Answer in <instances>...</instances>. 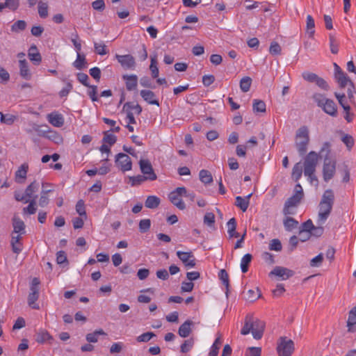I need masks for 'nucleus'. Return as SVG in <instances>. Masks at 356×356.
I'll return each instance as SVG.
<instances>
[{
    "instance_id": "obj_49",
    "label": "nucleus",
    "mask_w": 356,
    "mask_h": 356,
    "mask_svg": "<svg viewBox=\"0 0 356 356\" xmlns=\"http://www.w3.org/2000/svg\"><path fill=\"white\" fill-rule=\"evenodd\" d=\"M10 245L13 252L16 254H19L23 250L22 241L10 240Z\"/></svg>"
},
{
    "instance_id": "obj_16",
    "label": "nucleus",
    "mask_w": 356,
    "mask_h": 356,
    "mask_svg": "<svg viewBox=\"0 0 356 356\" xmlns=\"http://www.w3.org/2000/svg\"><path fill=\"white\" fill-rule=\"evenodd\" d=\"M19 75L25 80H30L32 77L29 63L26 59L19 60Z\"/></svg>"
},
{
    "instance_id": "obj_9",
    "label": "nucleus",
    "mask_w": 356,
    "mask_h": 356,
    "mask_svg": "<svg viewBox=\"0 0 356 356\" xmlns=\"http://www.w3.org/2000/svg\"><path fill=\"white\" fill-rule=\"evenodd\" d=\"M336 171V160L330 156H325L323 165V177L325 181L327 182L334 175Z\"/></svg>"
},
{
    "instance_id": "obj_48",
    "label": "nucleus",
    "mask_w": 356,
    "mask_h": 356,
    "mask_svg": "<svg viewBox=\"0 0 356 356\" xmlns=\"http://www.w3.org/2000/svg\"><path fill=\"white\" fill-rule=\"evenodd\" d=\"M49 193V190L41 191L40 197L39 202H38V204L40 207H44L49 204V199L47 195V194Z\"/></svg>"
},
{
    "instance_id": "obj_28",
    "label": "nucleus",
    "mask_w": 356,
    "mask_h": 356,
    "mask_svg": "<svg viewBox=\"0 0 356 356\" xmlns=\"http://www.w3.org/2000/svg\"><path fill=\"white\" fill-rule=\"evenodd\" d=\"M161 200L156 195H149L147 197L145 206L148 209H155L160 204Z\"/></svg>"
},
{
    "instance_id": "obj_1",
    "label": "nucleus",
    "mask_w": 356,
    "mask_h": 356,
    "mask_svg": "<svg viewBox=\"0 0 356 356\" xmlns=\"http://www.w3.org/2000/svg\"><path fill=\"white\" fill-rule=\"evenodd\" d=\"M264 327L265 324L263 321L249 314L245 316L241 333L243 335H247L251 332L254 339H260L263 336Z\"/></svg>"
},
{
    "instance_id": "obj_40",
    "label": "nucleus",
    "mask_w": 356,
    "mask_h": 356,
    "mask_svg": "<svg viewBox=\"0 0 356 356\" xmlns=\"http://www.w3.org/2000/svg\"><path fill=\"white\" fill-rule=\"evenodd\" d=\"M0 115L1 122L8 125L13 124L14 122L17 120V116L12 114H3V113L0 112Z\"/></svg>"
},
{
    "instance_id": "obj_11",
    "label": "nucleus",
    "mask_w": 356,
    "mask_h": 356,
    "mask_svg": "<svg viewBox=\"0 0 356 356\" xmlns=\"http://www.w3.org/2000/svg\"><path fill=\"white\" fill-rule=\"evenodd\" d=\"M139 165L141 172L147 181H154L157 179V175L154 171L151 163L147 159H140Z\"/></svg>"
},
{
    "instance_id": "obj_37",
    "label": "nucleus",
    "mask_w": 356,
    "mask_h": 356,
    "mask_svg": "<svg viewBox=\"0 0 356 356\" xmlns=\"http://www.w3.org/2000/svg\"><path fill=\"white\" fill-rule=\"evenodd\" d=\"M117 141V137L114 134H111L110 131H106L104 132V137L102 139V142L105 144L109 145V146H112Z\"/></svg>"
},
{
    "instance_id": "obj_30",
    "label": "nucleus",
    "mask_w": 356,
    "mask_h": 356,
    "mask_svg": "<svg viewBox=\"0 0 356 356\" xmlns=\"http://www.w3.org/2000/svg\"><path fill=\"white\" fill-rule=\"evenodd\" d=\"M283 224H284L285 229L286 231L291 232L298 227V222L293 218L286 217L284 220Z\"/></svg>"
},
{
    "instance_id": "obj_19",
    "label": "nucleus",
    "mask_w": 356,
    "mask_h": 356,
    "mask_svg": "<svg viewBox=\"0 0 356 356\" xmlns=\"http://www.w3.org/2000/svg\"><path fill=\"white\" fill-rule=\"evenodd\" d=\"M123 80L125 81L126 88L129 91L136 89L138 85V76L136 74H124L122 76Z\"/></svg>"
},
{
    "instance_id": "obj_32",
    "label": "nucleus",
    "mask_w": 356,
    "mask_h": 356,
    "mask_svg": "<svg viewBox=\"0 0 356 356\" xmlns=\"http://www.w3.org/2000/svg\"><path fill=\"white\" fill-rule=\"evenodd\" d=\"M145 181H147V179L142 175L129 177V184L131 186H140Z\"/></svg>"
},
{
    "instance_id": "obj_57",
    "label": "nucleus",
    "mask_w": 356,
    "mask_h": 356,
    "mask_svg": "<svg viewBox=\"0 0 356 356\" xmlns=\"http://www.w3.org/2000/svg\"><path fill=\"white\" fill-rule=\"evenodd\" d=\"M90 90L88 91V95L92 102L98 101V97L97 96V87L96 86H88Z\"/></svg>"
},
{
    "instance_id": "obj_29",
    "label": "nucleus",
    "mask_w": 356,
    "mask_h": 356,
    "mask_svg": "<svg viewBox=\"0 0 356 356\" xmlns=\"http://www.w3.org/2000/svg\"><path fill=\"white\" fill-rule=\"evenodd\" d=\"M356 325V306L354 307L348 314V318L347 321V327L349 332H354L353 327Z\"/></svg>"
},
{
    "instance_id": "obj_33",
    "label": "nucleus",
    "mask_w": 356,
    "mask_h": 356,
    "mask_svg": "<svg viewBox=\"0 0 356 356\" xmlns=\"http://www.w3.org/2000/svg\"><path fill=\"white\" fill-rule=\"evenodd\" d=\"M302 165L300 162L296 163L292 170V178L298 181L302 177Z\"/></svg>"
},
{
    "instance_id": "obj_27",
    "label": "nucleus",
    "mask_w": 356,
    "mask_h": 356,
    "mask_svg": "<svg viewBox=\"0 0 356 356\" xmlns=\"http://www.w3.org/2000/svg\"><path fill=\"white\" fill-rule=\"evenodd\" d=\"M227 233L229 238L238 237L239 234L236 232V221L234 218L229 219L227 223Z\"/></svg>"
},
{
    "instance_id": "obj_35",
    "label": "nucleus",
    "mask_w": 356,
    "mask_h": 356,
    "mask_svg": "<svg viewBox=\"0 0 356 356\" xmlns=\"http://www.w3.org/2000/svg\"><path fill=\"white\" fill-rule=\"evenodd\" d=\"M29 205L24 207L22 209V213L24 215H33L37 211V205L35 200L33 199L29 202Z\"/></svg>"
},
{
    "instance_id": "obj_22",
    "label": "nucleus",
    "mask_w": 356,
    "mask_h": 356,
    "mask_svg": "<svg viewBox=\"0 0 356 356\" xmlns=\"http://www.w3.org/2000/svg\"><path fill=\"white\" fill-rule=\"evenodd\" d=\"M28 56L29 59L35 64L39 65L41 63L42 57L35 45H32L29 49Z\"/></svg>"
},
{
    "instance_id": "obj_52",
    "label": "nucleus",
    "mask_w": 356,
    "mask_h": 356,
    "mask_svg": "<svg viewBox=\"0 0 356 356\" xmlns=\"http://www.w3.org/2000/svg\"><path fill=\"white\" fill-rule=\"evenodd\" d=\"M307 31L310 35L314 33L315 22L313 17L311 15L307 16Z\"/></svg>"
},
{
    "instance_id": "obj_25",
    "label": "nucleus",
    "mask_w": 356,
    "mask_h": 356,
    "mask_svg": "<svg viewBox=\"0 0 356 356\" xmlns=\"http://www.w3.org/2000/svg\"><path fill=\"white\" fill-rule=\"evenodd\" d=\"M251 195L252 194H249L244 197L237 196L236 197V206L239 207L243 212H245L248 208Z\"/></svg>"
},
{
    "instance_id": "obj_54",
    "label": "nucleus",
    "mask_w": 356,
    "mask_h": 356,
    "mask_svg": "<svg viewBox=\"0 0 356 356\" xmlns=\"http://www.w3.org/2000/svg\"><path fill=\"white\" fill-rule=\"evenodd\" d=\"M154 336L155 334L153 332H147L139 335L136 340L138 342H147Z\"/></svg>"
},
{
    "instance_id": "obj_8",
    "label": "nucleus",
    "mask_w": 356,
    "mask_h": 356,
    "mask_svg": "<svg viewBox=\"0 0 356 356\" xmlns=\"http://www.w3.org/2000/svg\"><path fill=\"white\" fill-rule=\"evenodd\" d=\"M294 349V343L291 339L286 337H282L279 339L277 346L279 356H291Z\"/></svg>"
},
{
    "instance_id": "obj_24",
    "label": "nucleus",
    "mask_w": 356,
    "mask_h": 356,
    "mask_svg": "<svg viewBox=\"0 0 356 356\" xmlns=\"http://www.w3.org/2000/svg\"><path fill=\"white\" fill-rule=\"evenodd\" d=\"M29 165L27 163H23L20 165L15 172V179L18 183H22L26 177Z\"/></svg>"
},
{
    "instance_id": "obj_26",
    "label": "nucleus",
    "mask_w": 356,
    "mask_h": 356,
    "mask_svg": "<svg viewBox=\"0 0 356 356\" xmlns=\"http://www.w3.org/2000/svg\"><path fill=\"white\" fill-rule=\"evenodd\" d=\"M53 339V337L47 330H42L37 333L36 341L39 343H44L47 341L51 343Z\"/></svg>"
},
{
    "instance_id": "obj_15",
    "label": "nucleus",
    "mask_w": 356,
    "mask_h": 356,
    "mask_svg": "<svg viewBox=\"0 0 356 356\" xmlns=\"http://www.w3.org/2000/svg\"><path fill=\"white\" fill-rule=\"evenodd\" d=\"M176 254L186 268H191L195 266V259L191 252L177 251Z\"/></svg>"
},
{
    "instance_id": "obj_18",
    "label": "nucleus",
    "mask_w": 356,
    "mask_h": 356,
    "mask_svg": "<svg viewBox=\"0 0 356 356\" xmlns=\"http://www.w3.org/2000/svg\"><path fill=\"white\" fill-rule=\"evenodd\" d=\"M49 122L55 127H60L64 124V118L58 112H52L47 116Z\"/></svg>"
},
{
    "instance_id": "obj_64",
    "label": "nucleus",
    "mask_w": 356,
    "mask_h": 356,
    "mask_svg": "<svg viewBox=\"0 0 356 356\" xmlns=\"http://www.w3.org/2000/svg\"><path fill=\"white\" fill-rule=\"evenodd\" d=\"M92 7L94 10L102 11L105 8V3L104 0H95L92 3Z\"/></svg>"
},
{
    "instance_id": "obj_44",
    "label": "nucleus",
    "mask_w": 356,
    "mask_h": 356,
    "mask_svg": "<svg viewBox=\"0 0 356 356\" xmlns=\"http://www.w3.org/2000/svg\"><path fill=\"white\" fill-rule=\"evenodd\" d=\"M252 83V79L249 76L243 77L240 81V88L241 90L246 92L249 91Z\"/></svg>"
},
{
    "instance_id": "obj_46",
    "label": "nucleus",
    "mask_w": 356,
    "mask_h": 356,
    "mask_svg": "<svg viewBox=\"0 0 356 356\" xmlns=\"http://www.w3.org/2000/svg\"><path fill=\"white\" fill-rule=\"evenodd\" d=\"M253 111L254 112H265L266 111V104L264 102L259 99H254L253 101Z\"/></svg>"
},
{
    "instance_id": "obj_59",
    "label": "nucleus",
    "mask_w": 356,
    "mask_h": 356,
    "mask_svg": "<svg viewBox=\"0 0 356 356\" xmlns=\"http://www.w3.org/2000/svg\"><path fill=\"white\" fill-rule=\"evenodd\" d=\"M341 140L348 149H350L354 145V139L349 134H344L341 138Z\"/></svg>"
},
{
    "instance_id": "obj_21",
    "label": "nucleus",
    "mask_w": 356,
    "mask_h": 356,
    "mask_svg": "<svg viewBox=\"0 0 356 356\" xmlns=\"http://www.w3.org/2000/svg\"><path fill=\"white\" fill-rule=\"evenodd\" d=\"M12 221L13 227V232H14V234H16L17 233L25 234V224L19 217L15 216L13 218Z\"/></svg>"
},
{
    "instance_id": "obj_47",
    "label": "nucleus",
    "mask_w": 356,
    "mask_h": 356,
    "mask_svg": "<svg viewBox=\"0 0 356 356\" xmlns=\"http://www.w3.org/2000/svg\"><path fill=\"white\" fill-rule=\"evenodd\" d=\"M94 48L95 52L101 56L106 55L108 53V50L106 48V46L104 42H95L94 43Z\"/></svg>"
},
{
    "instance_id": "obj_23",
    "label": "nucleus",
    "mask_w": 356,
    "mask_h": 356,
    "mask_svg": "<svg viewBox=\"0 0 356 356\" xmlns=\"http://www.w3.org/2000/svg\"><path fill=\"white\" fill-rule=\"evenodd\" d=\"M341 88H343L353 82L343 72H338L334 76Z\"/></svg>"
},
{
    "instance_id": "obj_10",
    "label": "nucleus",
    "mask_w": 356,
    "mask_h": 356,
    "mask_svg": "<svg viewBox=\"0 0 356 356\" xmlns=\"http://www.w3.org/2000/svg\"><path fill=\"white\" fill-rule=\"evenodd\" d=\"M186 193L185 187H178L168 195L170 201L180 210L186 209V204L182 200L183 194Z\"/></svg>"
},
{
    "instance_id": "obj_60",
    "label": "nucleus",
    "mask_w": 356,
    "mask_h": 356,
    "mask_svg": "<svg viewBox=\"0 0 356 356\" xmlns=\"http://www.w3.org/2000/svg\"><path fill=\"white\" fill-rule=\"evenodd\" d=\"M78 81L83 84V86L88 87L90 86V83L88 82L89 77L88 76L82 72H79L76 74Z\"/></svg>"
},
{
    "instance_id": "obj_7",
    "label": "nucleus",
    "mask_w": 356,
    "mask_h": 356,
    "mask_svg": "<svg viewBox=\"0 0 356 356\" xmlns=\"http://www.w3.org/2000/svg\"><path fill=\"white\" fill-rule=\"evenodd\" d=\"M318 160V154L314 151L309 152L305 156L303 164H302L304 168V175H311L312 172H316Z\"/></svg>"
},
{
    "instance_id": "obj_34",
    "label": "nucleus",
    "mask_w": 356,
    "mask_h": 356,
    "mask_svg": "<svg viewBox=\"0 0 356 356\" xmlns=\"http://www.w3.org/2000/svg\"><path fill=\"white\" fill-rule=\"evenodd\" d=\"M73 66L77 70H82L86 67V60L84 55L77 53L76 59L73 63Z\"/></svg>"
},
{
    "instance_id": "obj_2",
    "label": "nucleus",
    "mask_w": 356,
    "mask_h": 356,
    "mask_svg": "<svg viewBox=\"0 0 356 356\" xmlns=\"http://www.w3.org/2000/svg\"><path fill=\"white\" fill-rule=\"evenodd\" d=\"M334 199L333 191L330 189L326 190L319 204V211L317 219L318 224L323 225L327 219L332 209Z\"/></svg>"
},
{
    "instance_id": "obj_4",
    "label": "nucleus",
    "mask_w": 356,
    "mask_h": 356,
    "mask_svg": "<svg viewBox=\"0 0 356 356\" xmlns=\"http://www.w3.org/2000/svg\"><path fill=\"white\" fill-rule=\"evenodd\" d=\"M295 145L300 156H303L307 151L309 143V131L306 126L300 127L296 133Z\"/></svg>"
},
{
    "instance_id": "obj_56",
    "label": "nucleus",
    "mask_w": 356,
    "mask_h": 356,
    "mask_svg": "<svg viewBox=\"0 0 356 356\" xmlns=\"http://www.w3.org/2000/svg\"><path fill=\"white\" fill-rule=\"evenodd\" d=\"M302 198H300L298 195H293L291 197H289L285 202L284 204L289 205L291 207H296L298 204L300 202Z\"/></svg>"
},
{
    "instance_id": "obj_42",
    "label": "nucleus",
    "mask_w": 356,
    "mask_h": 356,
    "mask_svg": "<svg viewBox=\"0 0 356 356\" xmlns=\"http://www.w3.org/2000/svg\"><path fill=\"white\" fill-rule=\"evenodd\" d=\"M218 277L222 284L225 286L226 290L228 291L229 287V280L227 271L224 269L220 270L218 273Z\"/></svg>"
},
{
    "instance_id": "obj_45",
    "label": "nucleus",
    "mask_w": 356,
    "mask_h": 356,
    "mask_svg": "<svg viewBox=\"0 0 356 356\" xmlns=\"http://www.w3.org/2000/svg\"><path fill=\"white\" fill-rule=\"evenodd\" d=\"M26 27V23L24 20H17L11 26V31L15 33L24 31Z\"/></svg>"
},
{
    "instance_id": "obj_36",
    "label": "nucleus",
    "mask_w": 356,
    "mask_h": 356,
    "mask_svg": "<svg viewBox=\"0 0 356 356\" xmlns=\"http://www.w3.org/2000/svg\"><path fill=\"white\" fill-rule=\"evenodd\" d=\"M252 257L250 254H245L241 260V269L242 273H245L248 270V266L251 262Z\"/></svg>"
},
{
    "instance_id": "obj_61",
    "label": "nucleus",
    "mask_w": 356,
    "mask_h": 356,
    "mask_svg": "<svg viewBox=\"0 0 356 356\" xmlns=\"http://www.w3.org/2000/svg\"><path fill=\"white\" fill-rule=\"evenodd\" d=\"M281 51V47L277 42H273L270 44L269 51L271 54L279 55L280 54Z\"/></svg>"
},
{
    "instance_id": "obj_6",
    "label": "nucleus",
    "mask_w": 356,
    "mask_h": 356,
    "mask_svg": "<svg viewBox=\"0 0 356 356\" xmlns=\"http://www.w3.org/2000/svg\"><path fill=\"white\" fill-rule=\"evenodd\" d=\"M40 280L37 277H34L31 283L30 292L28 296V305L34 309H39V305L36 302L39 298L40 293Z\"/></svg>"
},
{
    "instance_id": "obj_13",
    "label": "nucleus",
    "mask_w": 356,
    "mask_h": 356,
    "mask_svg": "<svg viewBox=\"0 0 356 356\" xmlns=\"http://www.w3.org/2000/svg\"><path fill=\"white\" fill-rule=\"evenodd\" d=\"M115 58L124 70H134L136 65L134 57L131 54L115 55Z\"/></svg>"
},
{
    "instance_id": "obj_31",
    "label": "nucleus",
    "mask_w": 356,
    "mask_h": 356,
    "mask_svg": "<svg viewBox=\"0 0 356 356\" xmlns=\"http://www.w3.org/2000/svg\"><path fill=\"white\" fill-rule=\"evenodd\" d=\"M106 332L102 330H97L92 333H88L86 336V340L90 343H96L98 341L99 335H106Z\"/></svg>"
},
{
    "instance_id": "obj_58",
    "label": "nucleus",
    "mask_w": 356,
    "mask_h": 356,
    "mask_svg": "<svg viewBox=\"0 0 356 356\" xmlns=\"http://www.w3.org/2000/svg\"><path fill=\"white\" fill-rule=\"evenodd\" d=\"M128 108L129 109L134 110L137 115H139L142 112V107L138 104H134L131 102H127L124 105V108Z\"/></svg>"
},
{
    "instance_id": "obj_51",
    "label": "nucleus",
    "mask_w": 356,
    "mask_h": 356,
    "mask_svg": "<svg viewBox=\"0 0 356 356\" xmlns=\"http://www.w3.org/2000/svg\"><path fill=\"white\" fill-rule=\"evenodd\" d=\"M282 249V245L281 243V241L275 238L270 241L269 243V250H274V251H281Z\"/></svg>"
},
{
    "instance_id": "obj_14",
    "label": "nucleus",
    "mask_w": 356,
    "mask_h": 356,
    "mask_svg": "<svg viewBox=\"0 0 356 356\" xmlns=\"http://www.w3.org/2000/svg\"><path fill=\"white\" fill-rule=\"evenodd\" d=\"M294 275V272L285 267L276 266L269 273V276H276L282 280H286Z\"/></svg>"
},
{
    "instance_id": "obj_55",
    "label": "nucleus",
    "mask_w": 356,
    "mask_h": 356,
    "mask_svg": "<svg viewBox=\"0 0 356 356\" xmlns=\"http://www.w3.org/2000/svg\"><path fill=\"white\" fill-rule=\"evenodd\" d=\"M323 260V255L320 253L310 261V266L312 267H318L321 265Z\"/></svg>"
},
{
    "instance_id": "obj_5",
    "label": "nucleus",
    "mask_w": 356,
    "mask_h": 356,
    "mask_svg": "<svg viewBox=\"0 0 356 356\" xmlns=\"http://www.w3.org/2000/svg\"><path fill=\"white\" fill-rule=\"evenodd\" d=\"M39 188V184L34 181L31 183L25 189L24 193L21 191L15 192V198L17 201L28 203L30 200L37 197L35 193Z\"/></svg>"
},
{
    "instance_id": "obj_62",
    "label": "nucleus",
    "mask_w": 356,
    "mask_h": 356,
    "mask_svg": "<svg viewBox=\"0 0 356 356\" xmlns=\"http://www.w3.org/2000/svg\"><path fill=\"white\" fill-rule=\"evenodd\" d=\"M316 84L321 89L324 90H329L330 86L327 84V81L324 80L323 78L318 76L316 80L315 81Z\"/></svg>"
},
{
    "instance_id": "obj_38",
    "label": "nucleus",
    "mask_w": 356,
    "mask_h": 356,
    "mask_svg": "<svg viewBox=\"0 0 356 356\" xmlns=\"http://www.w3.org/2000/svg\"><path fill=\"white\" fill-rule=\"evenodd\" d=\"M199 176L200 181L205 184H210L213 181L211 174L207 170H201Z\"/></svg>"
},
{
    "instance_id": "obj_20",
    "label": "nucleus",
    "mask_w": 356,
    "mask_h": 356,
    "mask_svg": "<svg viewBox=\"0 0 356 356\" xmlns=\"http://www.w3.org/2000/svg\"><path fill=\"white\" fill-rule=\"evenodd\" d=\"M193 325V322L187 320L183 324H181L179 328L178 334L181 337L186 338L188 337L191 331L192 328L191 327Z\"/></svg>"
},
{
    "instance_id": "obj_17",
    "label": "nucleus",
    "mask_w": 356,
    "mask_h": 356,
    "mask_svg": "<svg viewBox=\"0 0 356 356\" xmlns=\"http://www.w3.org/2000/svg\"><path fill=\"white\" fill-rule=\"evenodd\" d=\"M140 95L142 98L145 101L147 104L152 105L159 106V102L156 99V96L154 92L149 90H142L140 92Z\"/></svg>"
},
{
    "instance_id": "obj_3",
    "label": "nucleus",
    "mask_w": 356,
    "mask_h": 356,
    "mask_svg": "<svg viewBox=\"0 0 356 356\" xmlns=\"http://www.w3.org/2000/svg\"><path fill=\"white\" fill-rule=\"evenodd\" d=\"M312 98L316 103L317 106L325 113L332 117H337V107L333 100L326 98L324 95L318 92L314 93Z\"/></svg>"
},
{
    "instance_id": "obj_50",
    "label": "nucleus",
    "mask_w": 356,
    "mask_h": 356,
    "mask_svg": "<svg viewBox=\"0 0 356 356\" xmlns=\"http://www.w3.org/2000/svg\"><path fill=\"white\" fill-rule=\"evenodd\" d=\"M5 6L6 8L11 11H15L19 6V0H5Z\"/></svg>"
},
{
    "instance_id": "obj_63",
    "label": "nucleus",
    "mask_w": 356,
    "mask_h": 356,
    "mask_svg": "<svg viewBox=\"0 0 356 356\" xmlns=\"http://www.w3.org/2000/svg\"><path fill=\"white\" fill-rule=\"evenodd\" d=\"M124 344L122 342H116L111 345L110 348V353H119L122 351L123 348Z\"/></svg>"
},
{
    "instance_id": "obj_39",
    "label": "nucleus",
    "mask_w": 356,
    "mask_h": 356,
    "mask_svg": "<svg viewBox=\"0 0 356 356\" xmlns=\"http://www.w3.org/2000/svg\"><path fill=\"white\" fill-rule=\"evenodd\" d=\"M39 16L41 18H46L48 16V4L46 2L40 1L38 3Z\"/></svg>"
},
{
    "instance_id": "obj_53",
    "label": "nucleus",
    "mask_w": 356,
    "mask_h": 356,
    "mask_svg": "<svg viewBox=\"0 0 356 356\" xmlns=\"http://www.w3.org/2000/svg\"><path fill=\"white\" fill-rule=\"evenodd\" d=\"M151 226V221L149 219H143L139 222L140 231L143 233L148 231Z\"/></svg>"
},
{
    "instance_id": "obj_43",
    "label": "nucleus",
    "mask_w": 356,
    "mask_h": 356,
    "mask_svg": "<svg viewBox=\"0 0 356 356\" xmlns=\"http://www.w3.org/2000/svg\"><path fill=\"white\" fill-rule=\"evenodd\" d=\"M194 346V340L191 338L187 340H185L184 342L180 346V351L182 353H186L189 352Z\"/></svg>"
},
{
    "instance_id": "obj_41",
    "label": "nucleus",
    "mask_w": 356,
    "mask_h": 356,
    "mask_svg": "<svg viewBox=\"0 0 356 356\" xmlns=\"http://www.w3.org/2000/svg\"><path fill=\"white\" fill-rule=\"evenodd\" d=\"M149 70L151 71L152 76L153 78H157L159 76V68L157 67V61H156V56H151V63L149 66Z\"/></svg>"
},
{
    "instance_id": "obj_12",
    "label": "nucleus",
    "mask_w": 356,
    "mask_h": 356,
    "mask_svg": "<svg viewBox=\"0 0 356 356\" xmlns=\"http://www.w3.org/2000/svg\"><path fill=\"white\" fill-rule=\"evenodd\" d=\"M116 165L122 172L129 171L132 168L131 158L126 154L119 153L115 156Z\"/></svg>"
}]
</instances>
